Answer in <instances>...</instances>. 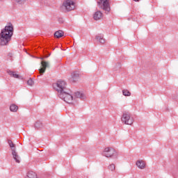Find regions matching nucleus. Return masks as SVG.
Returning a JSON list of instances; mask_svg holds the SVG:
<instances>
[{"instance_id": "nucleus-9", "label": "nucleus", "mask_w": 178, "mask_h": 178, "mask_svg": "<svg viewBox=\"0 0 178 178\" xmlns=\"http://www.w3.org/2000/svg\"><path fill=\"white\" fill-rule=\"evenodd\" d=\"M42 67L39 70V73L40 74H44L45 73V70H47V67H49V63L47 61L41 62Z\"/></svg>"}, {"instance_id": "nucleus-24", "label": "nucleus", "mask_w": 178, "mask_h": 178, "mask_svg": "<svg viewBox=\"0 0 178 178\" xmlns=\"http://www.w3.org/2000/svg\"><path fill=\"white\" fill-rule=\"evenodd\" d=\"M8 56V58H12V56H13V54L12 53H9Z\"/></svg>"}, {"instance_id": "nucleus-11", "label": "nucleus", "mask_w": 178, "mask_h": 178, "mask_svg": "<svg viewBox=\"0 0 178 178\" xmlns=\"http://www.w3.org/2000/svg\"><path fill=\"white\" fill-rule=\"evenodd\" d=\"M95 38L100 44H104L105 42V39L104 38V35L102 34L96 35Z\"/></svg>"}, {"instance_id": "nucleus-8", "label": "nucleus", "mask_w": 178, "mask_h": 178, "mask_svg": "<svg viewBox=\"0 0 178 178\" xmlns=\"http://www.w3.org/2000/svg\"><path fill=\"white\" fill-rule=\"evenodd\" d=\"M121 120L122 123H124V124L131 125L134 122V120L133 119V117H131V115H130V113L129 112H124L122 114Z\"/></svg>"}, {"instance_id": "nucleus-23", "label": "nucleus", "mask_w": 178, "mask_h": 178, "mask_svg": "<svg viewBox=\"0 0 178 178\" xmlns=\"http://www.w3.org/2000/svg\"><path fill=\"white\" fill-rule=\"evenodd\" d=\"M13 77H14V79H19V77H20V76L19 74H16V72H14Z\"/></svg>"}, {"instance_id": "nucleus-18", "label": "nucleus", "mask_w": 178, "mask_h": 178, "mask_svg": "<svg viewBox=\"0 0 178 178\" xmlns=\"http://www.w3.org/2000/svg\"><path fill=\"white\" fill-rule=\"evenodd\" d=\"M122 94L124 95V97H130L131 95V92H130V91L128 90H123Z\"/></svg>"}, {"instance_id": "nucleus-1", "label": "nucleus", "mask_w": 178, "mask_h": 178, "mask_svg": "<svg viewBox=\"0 0 178 178\" xmlns=\"http://www.w3.org/2000/svg\"><path fill=\"white\" fill-rule=\"evenodd\" d=\"M13 35V25L12 23H8L4 29H1L0 33V44L8 45L12 36Z\"/></svg>"}, {"instance_id": "nucleus-7", "label": "nucleus", "mask_w": 178, "mask_h": 178, "mask_svg": "<svg viewBox=\"0 0 178 178\" xmlns=\"http://www.w3.org/2000/svg\"><path fill=\"white\" fill-rule=\"evenodd\" d=\"M102 154L106 158H113V156H117L118 153L113 147H106Z\"/></svg>"}, {"instance_id": "nucleus-16", "label": "nucleus", "mask_w": 178, "mask_h": 178, "mask_svg": "<svg viewBox=\"0 0 178 178\" xmlns=\"http://www.w3.org/2000/svg\"><path fill=\"white\" fill-rule=\"evenodd\" d=\"M42 127H43V125H42V122H41V121H37L35 123V129H36V130L42 129Z\"/></svg>"}, {"instance_id": "nucleus-25", "label": "nucleus", "mask_w": 178, "mask_h": 178, "mask_svg": "<svg viewBox=\"0 0 178 178\" xmlns=\"http://www.w3.org/2000/svg\"><path fill=\"white\" fill-rule=\"evenodd\" d=\"M135 2H138L140 0H134Z\"/></svg>"}, {"instance_id": "nucleus-6", "label": "nucleus", "mask_w": 178, "mask_h": 178, "mask_svg": "<svg viewBox=\"0 0 178 178\" xmlns=\"http://www.w3.org/2000/svg\"><path fill=\"white\" fill-rule=\"evenodd\" d=\"M97 6L103 10H105L107 13L111 12V6L109 5V0H99L97 1Z\"/></svg>"}, {"instance_id": "nucleus-14", "label": "nucleus", "mask_w": 178, "mask_h": 178, "mask_svg": "<svg viewBox=\"0 0 178 178\" xmlns=\"http://www.w3.org/2000/svg\"><path fill=\"white\" fill-rule=\"evenodd\" d=\"M65 35V33L63 32V31H57L54 33V37H56V38H60L62 37H63V35Z\"/></svg>"}, {"instance_id": "nucleus-21", "label": "nucleus", "mask_w": 178, "mask_h": 178, "mask_svg": "<svg viewBox=\"0 0 178 178\" xmlns=\"http://www.w3.org/2000/svg\"><path fill=\"white\" fill-rule=\"evenodd\" d=\"M108 169L109 170H111V172H113V170H115V164H111L108 166Z\"/></svg>"}, {"instance_id": "nucleus-4", "label": "nucleus", "mask_w": 178, "mask_h": 178, "mask_svg": "<svg viewBox=\"0 0 178 178\" xmlns=\"http://www.w3.org/2000/svg\"><path fill=\"white\" fill-rule=\"evenodd\" d=\"M63 8L67 10V12H71L76 9V3L73 0H65L63 3Z\"/></svg>"}, {"instance_id": "nucleus-3", "label": "nucleus", "mask_w": 178, "mask_h": 178, "mask_svg": "<svg viewBox=\"0 0 178 178\" xmlns=\"http://www.w3.org/2000/svg\"><path fill=\"white\" fill-rule=\"evenodd\" d=\"M58 97L65 101L67 104H72L73 103V96L70 92H67V90H65L63 93L58 94Z\"/></svg>"}, {"instance_id": "nucleus-10", "label": "nucleus", "mask_w": 178, "mask_h": 178, "mask_svg": "<svg viewBox=\"0 0 178 178\" xmlns=\"http://www.w3.org/2000/svg\"><path fill=\"white\" fill-rule=\"evenodd\" d=\"M80 77V74L77 72H74L71 74V78L70 79V81L71 83H76L79 80Z\"/></svg>"}, {"instance_id": "nucleus-17", "label": "nucleus", "mask_w": 178, "mask_h": 178, "mask_svg": "<svg viewBox=\"0 0 178 178\" xmlns=\"http://www.w3.org/2000/svg\"><path fill=\"white\" fill-rule=\"evenodd\" d=\"M17 109H19V106L16 104H11L10 106V111L11 112H17Z\"/></svg>"}, {"instance_id": "nucleus-2", "label": "nucleus", "mask_w": 178, "mask_h": 178, "mask_svg": "<svg viewBox=\"0 0 178 178\" xmlns=\"http://www.w3.org/2000/svg\"><path fill=\"white\" fill-rule=\"evenodd\" d=\"M53 87L58 94H63L65 91H67L66 89V81L63 80H58L56 83L53 84Z\"/></svg>"}, {"instance_id": "nucleus-20", "label": "nucleus", "mask_w": 178, "mask_h": 178, "mask_svg": "<svg viewBox=\"0 0 178 178\" xmlns=\"http://www.w3.org/2000/svg\"><path fill=\"white\" fill-rule=\"evenodd\" d=\"M8 74H9L11 77H13V75L15 74V72L11 71L10 70H6Z\"/></svg>"}, {"instance_id": "nucleus-12", "label": "nucleus", "mask_w": 178, "mask_h": 178, "mask_svg": "<svg viewBox=\"0 0 178 178\" xmlns=\"http://www.w3.org/2000/svg\"><path fill=\"white\" fill-rule=\"evenodd\" d=\"M76 98H79L80 99H86V97L83 92H76L74 93Z\"/></svg>"}, {"instance_id": "nucleus-15", "label": "nucleus", "mask_w": 178, "mask_h": 178, "mask_svg": "<svg viewBox=\"0 0 178 178\" xmlns=\"http://www.w3.org/2000/svg\"><path fill=\"white\" fill-rule=\"evenodd\" d=\"M136 165L138 166V168H139V169H144L145 168V163L143 161H137Z\"/></svg>"}, {"instance_id": "nucleus-19", "label": "nucleus", "mask_w": 178, "mask_h": 178, "mask_svg": "<svg viewBox=\"0 0 178 178\" xmlns=\"http://www.w3.org/2000/svg\"><path fill=\"white\" fill-rule=\"evenodd\" d=\"M15 2H17V3L19 5H23L26 3V0H15Z\"/></svg>"}, {"instance_id": "nucleus-22", "label": "nucleus", "mask_w": 178, "mask_h": 178, "mask_svg": "<svg viewBox=\"0 0 178 178\" xmlns=\"http://www.w3.org/2000/svg\"><path fill=\"white\" fill-rule=\"evenodd\" d=\"M28 86H33L34 85V81L33 79H29L27 81Z\"/></svg>"}, {"instance_id": "nucleus-13", "label": "nucleus", "mask_w": 178, "mask_h": 178, "mask_svg": "<svg viewBox=\"0 0 178 178\" xmlns=\"http://www.w3.org/2000/svg\"><path fill=\"white\" fill-rule=\"evenodd\" d=\"M101 17H102V13H101V11H97L93 15V19L95 20H99Z\"/></svg>"}, {"instance_id": "nucleus-5", "label": "nucleus", "mask_w": 178, "mask_h": 178, "mask_svg": "<svg viewBox=\"0 0 178 178\" xmlns=\"http://www.w3.org/2000/svg\"><path fill=\"white\" fill-rule=\"evenodd\" d=\"M8 143L11 148L13 159H15L17 163H20V156H19V154H17V153L16 152V147H15V144L13 143L12 140H8Z\"/></svg>"}]
</instances>
